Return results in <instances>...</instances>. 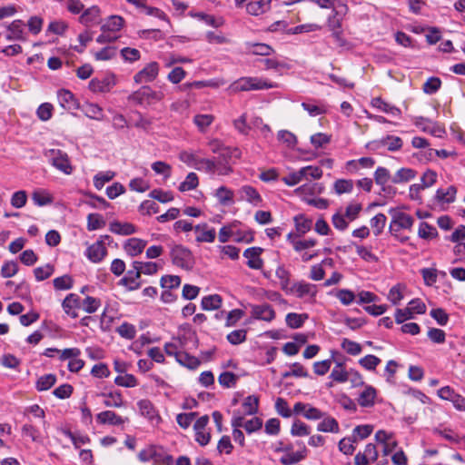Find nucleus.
<instances>
[{"label": "nucleus", "mask_w": 465, "mask_h": 465, "mask_svg": "<svg viewBox=\"0 0 465 465\" xmlns=\"http://www.w3.org/2000/svg\"><path fill=\"white\" fill-rule=\"evenodd\" d=\"M339 423L332 417L324 418L317 426V430L322 432H339Z\"/></svg>", "instance_id": "nucleus-35"}, {"label": "nucleus", "mask_w": 465, "mask_h": 465, "mask_svg": "<svg viewBox=\"0 0 465 465\" xmlns=\"http://www.w3.org/2000/svg\"><path fill=\"white\" fill-rule=\"evenodd\" d=\"M457 190L454 186L440 188L436 193V199L441 203H451L455 201Z\"/></svg>", "instance_id": "nucleus-29"}, {"label": "nucleus", "mask_w": 465, "mask_h": 465, "mask_svg": "<svg viewBox=\"0 0 465 465\" xmlns=\"http://www.w3.org/2000/svg\"><path fill=\"white\" fill-rule=\"evenodd\" d=\"M54 267L47 263L45 267H36L34 269V274L36 281L41 282L48 279L54 272Z\"/></svg>", "instance_id": "nucleus-55"}, {"label": "nucleus", "mask_w": 465, "mask_h": 465, "mask_svg": "<svg viewBox=\"0 0 465 465\" xmlns=\"http://www.w3.org/2000/svg\"><path fill=\"white\" fill-rule=\"evenodd\" d=\"M393 223L398 228L410 229L413 223V218L402 212H395L392 215Z\"/></svg>", "instance_id": "nucleus-36"}, {"label": "nucleus", "mask_w": 465, "mask_h": 465, "mask_svg": "<svg viewBox=\"0 0 465 465\" xmlns=\"http://www.w3.org/2000/svg\"><path fill=\"white\" fill-rule=\"evenodd\" d=\"M341 346L350 355L355 356L361 352V345L347 338L342 340Z\"/></svg>", "instance_id": "nucleus-59"}, {"label": "nucleus", "mask_w": 465, "mask_h": 465, "mask_svg": "<svg viewBox=\"0 0 465 465\" xmlns=\"http://www.w3.org/2000/svg\"><path fill=\"white\" fill-rule=\"evenodd\" d=\"M170 256L173 264L183 270L191 271L194 266L195 262L192 252L181 244L172 246Z\"/></svg>", "instance_id": "nucleus-2"}, {"label": "nucleus", "mask_w": 465, "mask_h": 465, "mask_svg": "<svg viewBox=\"0 0 465 465\" xmlns=\"http://www.w3.org/2000/svg\"><path fill=\"white\" fill-rule=\"evenodd\" d=\"M222 302L223 299L219 294L207 295L202 299L201 306L204 311L217 310Z\"/></svg>", "instance_id": "nucleus-30"}, {"label": "nucleus", "mask_w": 465, "mask_h": 465, "mask_svg": "<svg viewBox=\"0 0 465 465\" xmlns=\"http://www.w3.org/2000/svg\"><path fill=\"white\" fill-rule=\"evenodd\" d=\"M105 226V221L103 216L98 213H90L87 217L88 231H94Z\"/></svg>", "instance_id": "nucleus-50"}, {"label": "nucleus", "mask_w": 465, "mask_h": 465, "mask_svg": "<svg viewBox=\"0 0 465 465\" xmlns=\"http://www.w3.org/2000/svg\"><path fill=\"white\" fill-rule=\"evenodd\" d=\"M272 0H257L252 1L246 5V11L251 15H260L271 8Z\"/></svg>", "instance_id": "nucleus-17"}, {"label": "nucleus", "mask_w": 465, "mask_h": 465, "mask_svg": "<svg viewBox=\"0 0 465 465\" xmlns=\"http://www.w3.org/2000/svg\"><path fill=\"white\" fill-rule=\"evenodd\" d=\"M417 172L411 168H401L391 177L393 183H409L416 177Z\"/></svg>", "instance_id": "nucleus-23"}, {"label": "nucleus", "mask_w": 465, "mask_h": 465, "mask_svg": "<svg viewBox=\"0 0 465 465\" xmlns=\"http://www.w3.org/2000/svg\"><path fill=\"white\" fill-rule=\"evenodd\" d=\"M150 197L162 203H166L173 201V193L170 191H164L162 189H154L150 193Z\"/></svg>", "instance_id": "nucleus-49"}, {"label": "nucleus", "mask_w": 465, "mask_h": 465, "mask_svg": "<svg viewBox=\"0 0 465 465\" xmlns=\"http://www.w3.org/2000/svg\"><path fill=\"white\" fill-rule=\"evenodd\" d=\"M98 396L105 397L106 400H104V404L106 407L110 408H119L123 406V398L120 391H114V392H101L98 394Z\"/></svg>", "instance_id": "nucleus-31"}, {"label": "nucleus", "mask_w": 465, "mask_h": 465, "mask_svg": "<svg viewBox=\"0 0 465 465\" xmlns=\"http://www.w3.org/2000/svg\"><path fill=\"white\" fill-rule=\"evenodd\" d=\"M159 74V64L156 62H151L134 76V81L140 84H147L153 82Z\"/></svg>", "instance_id": "nucleus-5"}, {"label": "nucleus", "mask_w": 465, "mask_h": 465, "mask_svg": "<svg viewBox=\"0 0 465 465\" xmlns=\"http://www.w3.org/2000/svg\"><path fill=\"white\" fill-rule=\"evenodd\" d=\"M277 87L275 83L260 77H242L235 81L231 89L233 92H244L252 90H263Z\"/></svg>", "instance_id": "nucleus-1"}, {"label": "nucleus", "mask_w": 465, "mask_h": 465, "mask_svg": "<svg viewBox=\"0 0 465 465\" xmlns=\"http://www.w3.org/2000/svg\"><path fill=\"white\" fill-rule=\"evenodd\" d=\"M441 85V81L438 77L429 78L422 86V90L425 94H435Z\"/></svg>", "instance_id": "nucleus-64"}, {"label": "nucleus", "mask_w": 465, "mask_h": 465, "mask_svg": "<svg viewBox=\"0 0 465 465\" xmlns=\"http://www.w3.org/2000/svg\"><path fill=\"white\" fill-rule=\"evenodd\" d=\"M405 287L400 283L392 286L388 294V300L393 304L398 305L400 302L403 299V295L401 290Z\"/></svg>", "instance_id": "nucleus-60"}, {"label": "nucleus", "mask_w": 465, "mask_h": 465, "mask_svg": "<svg viewBox=\"0 0 465 465\" xmlns=\"http://www.w3.org/2000/svg\"><path fill=\"white\" fill-rule=\"evenodd\" d=\"M179 160L190 167L196 169L200 157L195 152L192 151H182L179 153Z\"/></svg>", "instance_id": "nucleus-47"}, {"label": "nucleus", "mask_w": 465, "mask_h": 465, "mask_svg": "<svg viewBox=\"0 0 465 465\" xmlns=\"http://www.w3.org/2000/svg\"><path fill=\"white\" fill-rule=\"evenodd\" d=\"M116 331L121 337L128 340H133L136 334L135 327L128 322L122 323Z\"/></svg>", "instance_id": "nucleus-62"}, {"label": "nucleus", "mask_w": 465, "mask_h": 465, "mask_svg": "<svg viewBox=\"0 0 465 465\" xmlns=\"http://www.w3.org/2000/svg\"><path fill=\"white\" fill-rule=\"evenodd\" d=\"M114 177V173L112 171L100 172L94 178V184L96 189L100 190L104 187L105 183L110 182Z\"/></svg>", "instance_id": "nucleus-54"}, {"label": "nucleus", "mask_w": 465, "mask_h": 465, "mask_svg": "<svg viewBox=\"0 0 465 465\" xmlns=\"http://www.w3.org/2000/svg\"><path fill=\"white\" fill-rule=\"evenodd\" d=\"M247 331L244 329L235 330L227 334V341L232 345H238L246 341Z\"/></svg>", "instance_id": "nucleus-52"}, {"label": "nucleus", "mask_w": 465, "mask_h": 465, "mask_svg": "<svg viewBox=\"0 0 465 465\" xmlns=\"http://www.w3.org/2000/svg\"><path fill=\"white\" fill-rule=\"evenodd\" d=\"M238 200L242 202H261V196L255 188L250 185H244L237 192Z\"/></svg>", "instance_id": "nucleus-19"}, {"label": "nucleus", "mask_w": 465, "mask_h": 465, "mask_svg": "<svg viewBox=\"0 0 465 465\" xmlns=\"http://www.w3.org/2000/svg\"><path fill=\"white\" fill-rule=\"evenodd\" d=\"M181 284V278L178 275H163L160 280L163 289L178 288Z\"/></svg>", "instance_id": "nucleus-53"}, {"label": "nucleus", "mask_w": 465, "mask_h": 465, "mask_svg": "<svg viewBox=\"0 0 465 465\" xmlns=\"http://www.w3.org/2000/svg\"><path fill=\"white\" fill-rule=\"evenodd\" d=\"M381 363V359L375 355L369 354L359 360V364L367 371H374Z\"/></svg>", "instance_id": "nucleus-51"}, {"label": "nucleus", "mask_w": 465, "mask_h": 465, "mask_svg": "<svg viewBox=\"0 0 465 465\" xmlns=\"http://www.w3.org/2000/svg\"><path fill=\"white\" fill-rule=\"evenodd\" d=\"M338 352L336 351H331V359H327V360H324V361H316L313 363V371L314 373H316L317 375H325L330 368H331V362L333 361V358H334V355L337 354Z\"/></svg>", "instance_id": "nucleus-41"}, {"label": "nucleus", "mask_w": 465, "mask_h": 465, "mask_svg": "<svg viewBox=\"0 0 465 465\" xmlns=\"http://www.w3.org/2000/svg\"><path fill=\"white\" fill-rule=\"evenodd\" d=\"M147 242L139 238H130L125 241L124 249L126 253L132 257L142 253L145 248Z\"/></svg>", "instance_id": "nucleus-15"}, {"label": "nucleus", "mask_w": 465, "mask_h": 465, "mask_svg": "<svg viewBox=\"0 0 465 465\" xmlns=\"http://www.w3.org/2000/svg\"><path fill=\"white\" fill-rule=\"evenodd\" d=\"M386 223V216L382 213L376 214L371 219V227L375 236H378L383 230Z\"/></svg>", "instance_id": "nucleus-58"}, {"label": "nucleus", "mask_w": 465, "mask_h": 465, "mask_svg": "<svg viewBox=\"0 0 465 465\" xmlns=\"http://www.w3.org/2000/svg\"><path fill=\"white\" fill-rule=\"evenodd\" d=\"M308 318L307 313L289 312L285 317V322L291 329H299L302 327Z\"/></svg>", "instance_id": "nucleus-28"}, {"label": "nucleus", "mask_w": 465, "mask_h": 465, "mask_svg": "<svg viewBox=\"0 0 465 465\" xmlns=\"http://www.w3.org/2000/svg\"><path fill=\"white\" fill-rule=\"evenodd\" d=\"M25 24L20 19L14 20L7 26V33L5 38L8 41H22L27 40V35L25 31Z\"/></svg>", "instance_id": "nucleus-6"}, {"label": "nucleus", "mask_w": 465, "mask_h": 465, "mask_svg": "<svg viewBox=\"0 0 465 465\" xmlns=\"http://www.w3.org/2000/svg\"><path fill=\"white\" fill-rule=\"evenodd\" d=\"M138 278L134 277L133 271H128L126 275L123 277L118 284L124 285L127 288L128 291H135L141 287V282H137Z\"/></svg>", "instance_id": "nucleus-44"}, {"label": "nucleus", "mask_w": 465, "mask_h": 465, "mask_svg": "<svg viewBox=\"0 0 465 465\" xmlns=\"http://www.w3.org/2000/svg\"><path fill=\"white\" fill-rule=\"evenodd\" d=\"M84 114L90 119L102 121L104 120V112L102 107L96 104L87 103L83 108Z\"/></svg>", "instance_id": "nucleus-32"}, {"label": "nucleus", "mask_w": 465, "mask_h": 465, "mask_svg": "<svg viewBox=\"0 0 465 465\" xmlns=\"http://www.w3.org/2000/svg\"><path fill=\"white\" fill-rule=\"evenodd\" d=\"M242 407L246 410V415H254L259 411V398L254 395L246 397L242 402Z\"/></svg>", "instance_id": "nucleus-43"}, {"label": "nucleus", "mask_w": 465, "mask_h": 465, "mask_svg": "<svg viewBox=\"0 0 465 465\" xmlns=\"http://www.w3.org/2000/svg\"><path fill=\"white\" fill-rule=\"evenodd\" d=\"M152 170L159 175H162L164 180H167L172 175V166L163 161H156L151 165Z\"/></svg>", "instance_id": "nucleus-38"}, {"label": "nucleus", "mask_w": 465, "mask_h": 465, "mask_svg": "<svg viewBox=\"0 0 465 465\" xmlns=\"http://www.w3.org/2000/svg\"><path fill=\"white\" fill-rule=\"evenodd\" d=\"M62 307L64 312L72 318H77L76 309L81 308L80 297L75 293H69L63 301Z\"/></svg>", "instance_id": "nucleus-10"}, {"label": "nucleus", "mask_w": 465, "mask_h": 465, "mask_svg": "<svg viewBox=\"0 0 465 465\" xmlns=\"http://www.w3.org/2000/svg\"><path fill=\"white\" fill-rule=\"evenodd\" d=\"M311 433L310 427L300 420H295L291 428V434L296 437L308 436Z\"/></svg>", "instance_id": "nucleus-48"}, {"label": "nucleus", "mask_w": 465, "mask_h": 465, "mask_svg": "<svg viewBox=\"0 0 465 465\" xmlns=\"http://www.w3.org/2000/svg\"><path fill=\"white\" fill-rule=\"evenodd\" d=\"M176 361L181 365L190 370H195L201 364V361L198 358L185 351H180L179 354L176 355Z\"/></svg>", "instance_id": "nucleus-27"}, {"label": "nucleus", "mask_w": 465, "mask_h": 465, "mask_svg": "<svg viewBox=\"0 0 465 465\" xmlns=\"http://www.w3.org/2000/svg\"><path fill=\"white\" fill-rule=\"evenodd\" d=\"M353 188L354 182L350 179H338L333 183V190L338 195L351 193H352Z\"/></svg>", "instance_id": "nucleus-33"}, {"label": "nucleus", "mask_w": 465, "mask_h": 465, "mask_svg": "<svg viewBox=\"0 0 465 465\" xmlns=\"http://www.w3.org/2000/svg\"><path fill=\"white\" fill-rule=\"evenodd\" d=\"M53 283L54 289L57 291L70 290L73 288L74 280L71 275L64 274L63 276L54 278Z\"/></svg>", "instance_id": "nucleus-45"}, {"label": "nucleus", "mask_w": 465, "mask_h": 465, "mask_svg": "<svg viewBox=\"0 0 465 465\" xmlns=\"http://www.w3.org/2000/svg\"><path fill=\"white\" fill-rule=\"evenodd\" d=\"M132 97L138 104H152L162 101L164 97V94L163 92L153 91L149 86H143L138 91L134 92Z\"/></svg>", "instance_id": "nucleus-4"}, {"label": "nucleus", "mask_w": 465, "mask_h": 465, "mask_svg": "<svg viewBox=\"0 0 465 465\" xmlns=\"http://www.w3.org/2000/svg\"><path fill=\"white\" fill-rule=\"evenodd\" d=\"M239 377L233 372L224 371L218 377L219 384L224 388H232L236 385Z\"/></svg>", "instance_id": "nucleus-46"}, {"label": "nucleus", "mask_w": 465, "mask_h": 465, "mask_svg": "<svg viewBox=\"0 0 465 465\" xmlns=\"http://www.w3.org/2000/svg\"><path fill=\"white\" fill-rule=\"evenodd\" d=\"M96 420L100 424L118 426L124 424L125 421H128V418L124 419L117 415L114 411H104L96 415Z\"/></svg>", "instance_id": "nucleus-14"}, {"label": "nucleus", "mask_w": 465, "mask_h": 465, "mask_svg": "<svg viewBox=\"0 0 465 465\" xmlns=\"http://www.w3.org/2000/svg\"><path fill=\"white\" fill-rule=\"evenodd\" d=\"M100 17V9L96 5L84 10L80 16V22L84 25L95 23Z\"/></svg>", "instance_id": "nucleus-37"}, {"label": "nucleus", "mask_w": 465, "mask_h": 465, "mask_svg": "<svg viewBox=\"0 0 465 465\" xmlns=\"http://www.w3.org/2000/svg\"><path fill=\"white\" fill-rule=\"evenodd\" d=\"M251 315L255 320L272 322L275 318V311L269 303L251 305Z\"/></svg>", "instance_id": "nucleus-7"}, {"label": "nucleus", "mask_w": 465, "mask_h": 465, "mask_svg": "<svg viewBox=\"0 0 465 465\" xmlns=\"http://www.w3.org/2000/svg\"><path fill=\"white\" fill-rule=\"evenodd\" d=\"M45 155L56 169L64 173L70 174L73 172V167L66 153L59 149H49L45 152Z\"/></svg>", "instance_id": "nucleus-3"}, {"label": "nucleus", "mask_w": 465, "mask_h": 465, "mask_svg": "<svg viewBox=\"0 0 465 465\" xmlns=\"http://www.w3.org/2000/svg\"><path fill=\"white\" fill-rule=\"evenodd\" d=\"M101 304L100 299L87 296L82 302L81 307L87 313H94L97 311L98 307Z\"/></svg>", "instance_id": "nucleus-57"}, {"label": "nucleus", "mask_w": 465, "mask_h": 465, "mask_svg": "<svg viewBox=\"0 0 465 465\" xmlns=\"http://www.w3.org/2000/svg\"><path fill=\"white\" fill-rule=\"evenodd\" d=\"M115 85L114 75H106L103 78L92 79L89 83L90 89L94 93H107Z\"/></svg>", "instance_id": "nucleus-8"}, {"label": "nucleus", "mask_w": 465, "mask_h": 465, "mask_svg": "<svg viewBox=\"0 0 465 465\" xmlns=\"http://www.w3.org/2000/svg\"><path fill=\"white\" fill-rule=\"evenodd\" d=\"M32 199L35 203H50L54 200L49 191L42 188L35 189L33 192Z\"/></svg>", "instance_id": "nucleus-40"}, {"label": "nucleus", "mask_w": 465, "mask_h": 465, "mask_svg": "<svg viewBox=\"0 0 465 465\" xmlns=\"http://www.w3.org/2000/svg\"><path fill=\"white\" fill-rule=\"evenodd\" d=\"M116 55V49L114 46H106L100 51L94 53L96 61H108Z\"/></svg>", "instance_id": "nucleus-56"}, {"label": "nucleus", "mask_w": 465, "mask_h": 465, "mask_svg": "<svg viewBox=\"0 0 465 465\" xmlns=\"http://www.w3.org/2000/svg\"><path fill=\"white\" fill-rule=\"evenodd\" d=\"M124 25V19L119 15L110 16L102 25V31H107L109 34L116 35Z\"/></svg>", "instance_id": "nucleus-25"}, {"label": "nucleus", "mask_w": 465, "mask_h": 465, "mask_svg": "<svg viewBox=\"0 0 465 465\" xmlns=\"http://www.w3.org/2000/svg\"><path fill=\"white\" fill-rule=\"evenodd\" d=\"M418 235L424 240H430L438 236L437 229L425 222H421L419 227Z\"/></svg>", "instance_id": "nucleus-42"}, {"label": "nucleus", "mask_w": 465, "mask_h": 465, "mask_svg": "<svg viewBox=\"0 0 465 465\" xmlns=\"http://www.w3.org/2000/svg\"><path fill=\"white\" fill-rule=\"evenodd\" d=\"M354 442L356 439L353 437L343 438L339 441V450L345 455H351L355 450Z\"/></svg>", "instance_id": "nucleus-61"}, {"label": "nucleus", "mask_w": 465, "mask_h": 465, "mask_svg": "<svg viewBox=\"0 0 465 465\" xmlns=\"http://www.w3.org/2000/svg\"><path fill=\"white\" fill-rule=\"evenodd\" d=\"M306 455H307V449H306V446L304 444H302V450H298L296 452L292 451L291 453H287V454L283 455L280 459V462L282 465L295 464V463L300 462L302 460H304L306 458Z\"/></svg>", "instance_id": "nucleus-24"}, {"label": "nucleus", "mask_w": 465, "mask_h": 465, "mask_svg": "<svg viewBox=\"0 0 465 465\" xmlns=\"http://www.w3.org/2000/svg\"><path fill=\"white\" fill-rule=\"evenodd\" d=\"M371 105L373 108L394 117H401V111L400 108L396 107L395 105L390 103L385 102L381 97L372 98L371 101Z\"/></svg>", "instance_id": "nucleus-11"}, {"label": "nucleus", "mask_w": 465, "mask_h": 465, "mask_svg": "<svg viewBox=\"0 0 465 465\" xmlns=\"http://www.w3.org/2000/svg\"><path fill=\"white\" fill-rule=\"evenodd\" d=\"M193 121L201 133H205L207 128L213 123L214 116L213 114H199L193 116Z\"/></svg>", "instance_id": "nucleus-34"}, {"label": "nucleus", "mask_w": 465, "mask_h": 465, "mask_svg": "<svg viewBox=\"0 0 465 465\" xmlns=\"http://www.w3.org/2000/svg\"><path fill=\"white\" fill-rule=\"evenodd\" d=\"M137 405L143 416L151 420H153L154 419L161 420L153 407V404L149 400H141L137 402Z\"/></svg>", "instance_id": "nucleus-26"}, {"label": "nucleus", "mask_w": 465, "mask_h": 465, "mask_svg": "<svg viewBox=\"0 0 465 465\" xmlns=\"http://www.w3.org/2000/svg\"><path fill=\"white\" fill-rule=\"evenodd\" d=\"M296 292L298 298H303L306 295L315 297L317 294L316 285L305 282H295L289 291V293Z\"/></svg>", "instance_id": "nucleus-13"}, {"label": "nucleus", "mask_w": 465, "mask_h": 465, "mask_svg": "<svg viewBox=\"0 0 465 465\" xmlns=\"http://www.w3.org/2000/svg\"><path fill=\"white\" fill-rule=\"evenodd\" d=\"M263 249L261 247H250L243 252V256L248 259L247 265L251 269L260 270L263 266V261L260 257Z\"/></svg>", "instance_id": "nucleus-9"}, {"label": "nucleus", "mask_w": 465, "mask_h": 465, "mask_svg": "<svg viewBox=\"0 0 465 465\" xmlns=\"http://www.w3.org/2000/svg\"><path fill=\"white\" fill-rule=\"evenodd\" d=\"M391 174L387 168L385 167H378L374 173V180L375 183L379 185L383 186L382 191L388 193H395L394 188L391 186L385 187L384 185L390 181Z\"/></svg>", "instance_id": "nucleus-18"}, {"label": "nucleus", "mask_w": 465, "mask_h": 465, "mask_svg": "<svg viewBox=\"0 0 465 465\" xmlns=\"http://www.w3.org/2000/svg\"><path fill=\"white\" fill-rule=\"evenodd\" d=\"M297 236L301 237L310 232L312 227V219L306 217L304 214H298L293 218Z\"/></svg>", "instance_id": "nucleus-20"}, {"label": "nucleus", "mask_w": 465, "mask_h": 465, "mask_svg": "<svg viewBox=\"0 0 465 465\" xmlns=\"http://www.w3.org/2000/svg\"><path fill=\"white\" fill-rule=\"evenodd\" d=\"M376 395L377 391L375 388L371 385H367L364 391L360 394L358 402L364 408L372 407L375 404Z\"/></svg>", "instance_id": "nucleus-22"}, {"label": "nucleus", "mask_w": 465, "mask_h": 465, "mask_svg": "<svg viewBox=\"0 0 465 465\" xmlns=\"http://www.w3.org/2000/svg\"><path fill=\"white\" fill-rule=\"evenodd\" d=\"M109 230L119 235H131L136 232L135 226L131 223H120L114 221L109 224Z\"/></svg>", "instance_id": "nucleus-21"}, {"label": "nucleus", "mask_w": 465, "mask_h": 465, "mask_svg": "<svg viewBox=\"0 0 465 465\" xmlns=\"http://www.w3.org/2000/svg\"><path fill=\"white\" fill-rule=\"evenodd\" d=\"M107 251L103 240H98L96 242L89 246L86 250V255L93 262H101L106 255Z\"/></svg>", "instance_id": "nucleus-12"}, {"label": "nucleus", "mask_w": 465, "mask_h": 465, "mask_svg": "<svg viewBox=\"0 0 465 465\" xmlns=\"http://www.w3.org/2000/svg\"><path fill=\"white\" fill-rule=\"evenodd\" d=\"M56 382V376L49 373L41 376L35 384L36 390L39 391H47L52 388Z\"/></svg>", "instance_id": "nucleus-39"}, {"label": "nucleus", "mask_w": 465, "mask_h": 465, "mask_svg": "<svg viewBox=\"0 0 465 465\" xmlns=\"http://www.w3.org/2000/svg\"><path fill=\"white\" fill-rule=\"evenodd\" d=\"M381 143L387 146L389 151H398L402 147V140L394 135H388L386 138L381 140Z\"/></svg>", "instance_id": "nucleus-63"}, {"label": "nucleus", "mask_w": 465, "mask_h": 465, "mask_svg": "<svg viewBox=\"0 0 465 465\" xmlns=\"http://www.w3.org/2000/svg\"><path fill=\"white\" fill-rule=\"evenodd\" d=\"M57 99L59 104L66 110H74L78 107L77 100L72 92L65 89H61L57 92Z\"/></svg>", "instance_id": "nucleus-16"}]
</instances>
